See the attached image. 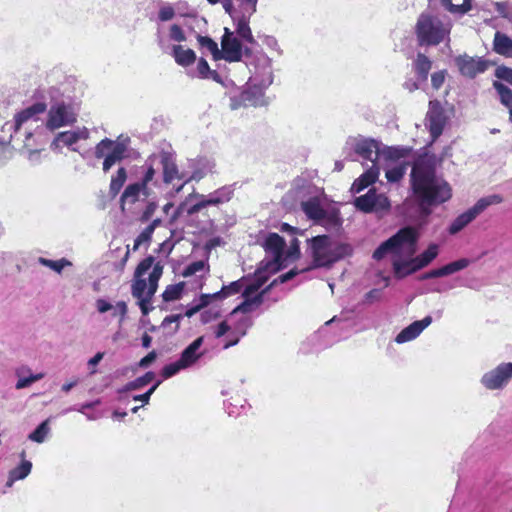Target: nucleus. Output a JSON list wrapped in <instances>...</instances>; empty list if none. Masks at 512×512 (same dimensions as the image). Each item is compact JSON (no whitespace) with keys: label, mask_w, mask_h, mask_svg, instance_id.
Masks as SVG:
<instances>
[{"label":"nucleus","mask_w":512,"mask_h":512,"mask_svg":"<svg viewBox=\"0 0 512 512\" xmlns=\"http://www.w3.org/2000/svg\"><path fill=\"white\" fill-rule=\"evenodd\" d=\"M410 177L414 198L424 216L430 215L432 207L447 202L452 196L450 185L436 175L435 163L429 158L417 159Z\"/></svg>","instance_id":"nucleus-1"},{"label":"nucleus","mask_w":512,"mask_h":512,"mask_svg":"<svg viewBox=\"0 0 512 512\" xmlns=\"http://www.w3.org/2000/svg\"><path fill=\"white\" fill-rule=\"evenodd\" d=\"M47 109L44 102H36L14 115L1 129L0 142L19 150L42 146L39 137L42 131V115Z\"/></svg>","instance_id":"nucleus-2"},{"label":"nucleus","mask_w":512,"mask_h":512,"mask_svg":"<svg viewBox=\"0 0 512 512\" xmlns=\"http://www.w3.org/2000/svg\"><path fill=\"white\" fill-rule=\"evenodd\" d=\"M346 157L351 160H363L372 163V166L367 169L359 178L352 184L351 191L359 193L369 185L373 184L380 173L377 161L380 158L381 142L362 136L351 137L345 144Z\"/></svg>","instance_id":"nucleus-3"},{"label":"nucleus","mask_w":512,"mask_h":512,"mask_svg":"<svg viewBox=\"0 0 512 512\" xmlns=\"http://www.w3.org/2000/svg\"><path fill=\"white\" fill-rule=\"evenodd\" d=\"M154 262L153 256L144 258L135 270V279L132 283V295L138 299L143 315H147L153 309L151 301L163 273V266L160 262Z\"/></svg>","instance_id":"nucleus-4"},{"label":"nucleus","mask_w":512,"mask_h":512,"mask_svg":"<svg viewBox=\"0 0 512 512\" xmlns=\"http://www.w3.org/2000/svg\"><path fill=\"white\" fill-rule=\"evenodd\" d=\"M66 91L65 84L59 86H50L48 89H38L36 94L45 98L44 94L50 98V108L47 112L46 121L43 123L46 129L54 131L56 129L70 126L77 120V111L70 100L64 98Z\"/></svg>","instance_id":"nucleus-5"},{"label":"nucleus","mask_w":512,"mask_h":512,"mask_svg":"<svg viewBox=\"0 0 512 512\" xmlns=\"http://www.w3.org/2000/svg\"><path fill=\"white\" fill-rule=\"evenodd\" d=\"M149 167L153 170V186L158 185L156 175L159 168L162 169V181L165 184H171L175 179L184 180V182L175 189L176 193H179L189 181L199 180L202 177L195 172L189 178L185 179L184 173H180L178 170L175 155L168 151H161L150 155L140 167V170L147 171Z\"/></svg>","instance_id":"nucleus-6"},{"label":"nucleus","mask_w":512,"mask_h":512,"mask_svg":"<svg viewBox=\"0 0 512 512\" xmlns=\"http://www.w3.org/2000/svg\"><path fill=\"white\" fill-rule=\"evenodd\" d=\"M311 256L316 266H329L352 252L349 244L342 243L327 235H319L308 240Z\"/></svg>","instance_id":"nucleus-7"},{"label":"nucleus","mask_w":512,"mask_h":512,"mask_svg":"<svg viewBox=\"0 0 512 512\" xmlns=\"http://www.w3.org/2000/svg\"><path fill=\"white\" fill-rule=\"evenodd\" d=\"M452 23L442 21L429 13H421L418 17L415 33L419 45L436 46L450 40Z\"/></svg>","instance_id":"nucleus-8"},{"label":"nucleus","mask_w":512,"mask_h":512,"mask_svg":"<svg viewBox=\"0 0 512 512\" xmlns=\"http://www.w3.org/2000/svg\"><path fill=\"white\" fill-rule=\"evenodd\" d=\"M253 321L247 315H241L234 309L227 315V317L220 322L214 329L216 338L224 339V349H228L239 343L240 339L244 337L252 326Z\"/></svg>","instance_id":"nucleus-9"},{"label":"nucleus","mask_w":512,"mask_h":512,"mask_svg":"<svg viewBox=\"0 0 512 512\" xmlns=\"http://www.w3.org/2000/svg\"><path fill=\"white\" fill-rule=\"evenodd\" d=\"M418 234L412 227L400 229L395 235L384 241L373 253V258L381 260L386 254L397 256L402 254L413 255L416 251Z\"/></svg>","instance_id":"nucleus-10"},{"label":"nucleus","mask_w":512,"mask_h":512,"mask_svg":"<svg viewBox=\"0 0 512 512\" xmlns=\"http://www.w3.org/2000/svg\"><path fill=\"white\" fill-rule=\"evenodd\" d=\"M297 275V271L292 269L285 274H282L268 287L259 292L260 288L263 286L265 279H261L258 277L253 282L249 283L243 290L242 297L244 300L237 305L234 310L239 312L241 315H246L255 311L264 301V295L267 291L273 286L277 281L280 283H285L291 280L294 276Z\"/></svg>","instance_id":"nucleus-11"},{"label":"nucleus","mask_w":512,"mask_h":512,"mask_svg":"<svg viewBox=\"0 0 512 512\" xmlns=\"http://www.w3.org/2000/svg\"><path fill=\"white\" fill-rule=\"evenodd\" d=\"M204 336L196 338L180 354L177 361L165 365L161 370L164 379H168L179 373L181 370L188 369L205 355L206 350L202 349Z\"/></svg>","instance_id":"nucleus-12"},{"label":"nucleus","mask_w":512,"mask_h":512,"mask_svg":"<svg viewBox=\"0 0 512 512\" xmlns=\"http://www.w3.org/2000/svg\"><path fill=\"white\" fill-rule=\"evenodd\" d=\"M129 138L111 140L102 139L94 149V155L97 159H104L103 171L108 172L113 165L126 157L128 151Z\"/></svg>","instance_id":"nucleus-13"},{"label":"nucleus","mask_w":512,"mask_h":512,"mask_svg":"<svg viewBox=\"0 0 512 512\" xmlns=\"http://www.w3.org/2000/svg\"><path fill=\"white\" fill-rule=\"evenodd\" d=\"M251 73L249 83L259 85L262 88H268L274 80L272 60L266 54L259 52L252 56L247 63Z\"/></svg>","instance_id":"nucleus-14"},{"label":"nucleus","mask_w":512,"mask_h":512,"mask_svg":"<svg viewBox=\"0 0 512 512\" xmlns=\"http://www.w3.org/2000/svg\"><path fill=\"white\" fill-rule=\"evenodd\" d=\"M503 201L502 196L492 194L480 198L471 208L457 216L450 224L448 231L454 235L463 230L477 216L484 212L489 206L500 204Z\"/></svg>","instance_id":"nucleus-15"},{"label":"nucleus","mask_w":512,"mask_h":512,"mask_svg":"<svg viewBox=\"0 0 512 512\" xmlns=\"http://www.w3.org/2000/svg\"><path fill=\"white\" fill-rule=\"evenodd\" d=\"M314 188L310 185L302 187H294L287 194L286 198H295L299 200L301 209L308 219L313 220L315 223L322 214L324 208L321 205V200L317 195H311Z\"/></svg>","instance_id":"nucleus-16"},{"label":"nucleus","mask_w":512,"mask_h":512,"mask_svg":"<svg viewBox=\"0 0 512 512\" xmlns=\"http://www.w3.org/2000/svg\"><path fill=\"white\" fill-rule=\"evenodd\" d=\"M439 253V247L437 244H430L428 248L423 251L420 255L407 260H394L393 270L397 277L402 278L409 274H412L426 266H428Z\"/></svg>","instance_id":"nucleus-17"},{"label":"nucleus","mask_w":512,"mask_h":512,"mask_svg":"<svg viewBox=\"0 0 512 512\" xmlns=\"http://www.w3.org/2000/svg\"><path fill=\"white\" fill-rule=\"evenodd\" d=\"M233 192L234 190L231 186H223L207 195L190 194L187 200L196 198L198 201L189 206L187 213L194 215L208 206H216L228 202L232 198Z\"/></svg>","instance_id":"nucleus-18"},{"label":"nucleus","mask_w":512,"mask_h":512,"mask_svg":"<svg viewBox=\"0 0 512 512\" xmlns=\"http://www.w3.org/2000/svg\"><path fill=\"white\" fill-rule=\"evenodd\" d=\"M141 177L138 182L129 184L121 195L122 206L136 203L142 196L148 197L151 194L149 184L153 185V170L151 167L147 171L140 170Z\"/></svg>","instance_id":"nucleus-19"},{"label":"nucleus","mask_w":512,"mask_h":512,"mask_svg":"<svg viewBox=\"0 0 512 512\" xmlns=\"http://www.w3.org/2000/svg\"><path fill=\"white\" fill-rule=\"evenodd\" d=\"M512 379V363H501L484 373L480 383L488 390H502Z\"/></svg>","instance_id":"nucleus-20"},{"label":"nucleus","mask_w":512,"mask_h":512,"mask_svg":"<svg viewBox=\"0 0 512 512\" xmlns=\"http://www.w3.org/2000/svg\"><path fill=\"white\" fill-rule=\"evenodd\" d=\"M355 207L365 213L383 212L390 208V201L384 194H378L375 189H370L365 195L354 200Z\"/></svg>","instance_id":"nucleus-21"},{"label":"nucleus","mask_w":512,"mask_h":512,"mask_svg":"<svg viewBox=\"0 0 512 512\" xmlns=\"http://www.w3.org/2000/svg\"><path fill=\"white\" fill-rule=\"evenodd\" d=\"M267 88H262L259 85H252L240 92L239 95L230 97V107L236 110L242 106H262L265 104L264 91Z\"/></svg>","instance_id":"nucleus-22"},{"label":"nucleus","mask_w":512,"mask_h":512,"mask_svg":"<svg viewBox=\"0 0 512 512\" xmlns=\"http://www.w3.org/2000/svg\"><path fill=\"white\" fill-rule=\"evenodd\" d=\"M426 120L432 141H435L442 134L446 123L443 108L438 101H430Z\"/></svg>","instance_id":"nucleus-23"},{"label":"nucleus","mask_w":512,"mask_h":512,"mask_svg":"<svg viewBox=\"0 0 512 512\" xmlns=\"http://www.w3.org/2000/svg\"><path fill=\"white\" fill-rule=\"evenodd\" d=\"M89 134V130L86 127L60 132L52 141L51 148L53 150H58L62 146H66L72 151H78L74 145L80 140H87L89 138Z\"/></svg>","instance_id":"nucleus-24"},{"label":"nucleus","mask_w":512,"mask_h":512,"mask_svg":"<svg viewBox=\"0 0 512 512\" xmlns=\"http://www.w3.org/2000/svg\"><path fill=\"white\" fill-rule=\"evenodd\" d=\"M222 59L229 62H238L242 58V44L240 40L234 36L228 28H225L224 35L221 41Z\"/></svg>","instance_id":"nucleus-25"},{"label":"nucleus","mask_w":512,"mask_h":512,"mask_svg":"<svg viewBox=\"0 0 512 512\" xmlns=\"http://www.w3.org/2000/svg\"><path fill=\"white\" fill-rule=\"evenodd\" d=\"M456 64L460 73L469 78L485 72L488 67L487 62L481 58L476 59L466 55L457 57Z\"/></svg>","instance_id":"nucleus-26"},{"label":"nucleus","mask_w":512,"mask_h":512,"mask_svg":"<svg viewBox=\"0 0 512 512\" xmlns=\"http://www.w3.org/2000/svg\"><path fill=\"white\" fill-rule=\"evenodd\" d=\"M268 254H271L276 265H283L285 241L277 233H269L263 243Z\"/></svg>","instance_id":"nucleus-27"},{"label":"nucleus","mask_w":512,"mask_h":512,"mask_svg":"<svg viewBox=\"0 0 512 512\" xmlns=\"http://www.w3.org/2000/svg\"><path fill=\"white\" fill-rule=\"evenodd\" d=\"M432 323V317L426 316L422 320L414 321L405 327L395 338L399 344L409 342L417 338L422 331Z\"/></svg>","instance_id":"nucleus-28"},{"label":"nucleus","mask_w":512,"mask_h":512,"mask_svg":"<svg viewBox=\"0 0 512 512\" xmlns=\"http://www.w3.org/2000/svg\"><path fill=\"white\" fill-rule=\"evenodd\" d=\"M97 311L101 314L113 310V316H119V324L121 325L127 315L128 307L126 302L118 301L115 305H112L109 301L99 298L96 300Z\"/></svg>","instance_id":"nucleus-29"},{"label":"nucleus","mask_w":512,"mask_h":512,"mask_svg":"<svg viewBox=\"0 0 512 512\" xmlns=\"http://www.w3.org/2000/svg\"><path fill=\"white\" fill-rule=\"evenodd\" d=\"M236 25L237 36L245 42L253 43L254 38L249 27L250 17H246L243 13H239L235 10V17H231Z\"/></svg>","instance_id":"nucleus-30"},{"label":"nucleus","mask_w":512,"mask_h":512,"mask_svg":"<svg viewBox=\"0 0 512 512\" xmlns=\"http://www.w3.org/2000/svg\"><path fill=\"white\" fill-rule=\"evenodd\" d=\"M20 456L22 458L21 463L9 472L6 484L8 487H11L15 481L25 479L31 472L32 463L25 459V451H22Z\"/></svg>","instance_id":"nucleus-31"},{"label":"nucleus","mask_w":512,"mask_h":512,"mask_svg":"<svg viewBox=\"0 0 512 512\" xmlns=\"http://www.w3.org/2000/svg\"><path fill=\"white\" fill-rule=\"evenodd\" d=\"M324 226L326 229H338L342 225V219L340 217V212L336 208H328L323 210L319 219L316 222Z\"/></svg>","instance_id":"nucleus-32"},{"label":"nucleus","mask_w":512,"mask_h":512,"mask_svg":"<svg viewBox=\"0 0 512 512\" xmlns=\"http://www.w3.org/2000/svg\"><path fill=\"white\" fill-rule=\"evenodd\" d=\"M493 50L499 55L512 58V38L497 31L493 39Z\"/></svg>","instance_id":"nucleus-33"},{"label":"nucleus","mask_w":512,"mask_h":512,"mask_svg":"<svg viewBox=\"0 0 512 512\" xmlns=\"http://www.w3.org/2000/svg\"><path fill=\"white\" fill-rule=\"evenodd\" d=\"M248 284L244 279H240L237 281L231 282L229 285H224L222 289L218 292L210 294L212 300L225 299L229 296L238 294L240 292L243 293L244 288Z\"/></svg>","instance_id":"nucleus-34"},{"label":"nucleus","mask_w":512,"mask_h":512,"mask_svg":"<svg viewBox=\"0 0 512 512\" xmlns=\"http://www.w3.org/2000/svg\"><path fill=\"white\" fill-rule=\"evenodd\" d=\"M18 381L15 388L20 390L29 387L32 383L41 380L44 377L43 373L32 374L27 367H21L16 370Z\"/></svg>","instance_id":"nucleus-35"},{"label":"nucleus","mask_w":512,"mask_h":512,"mask_svg":"<svg viewBox=\"0 0 512 512\" xmlns=\"http://www.w3.org/2000/svg\"><path fill=\"white\" fill-rule=\"evenodd\" d=\"M172 55L175 62L183 67L193 64L196 60V54L192 49H184L181 45H174L172 47Z\"/></svg>","instance_id":"nucleus-36"},{"label":"nucleus","mask_w":512,"mask_h":512,"mask_svg":"<svg viewBox=\"0 0 512 512\" xmlns=\"http://www.w3.org/2000/svg\"><path fill=\"white\" fill-rule=\"evenodd\" d=\"M431 67L432 62L427 56L421 53L417 54V57L413 63V68L419 82L427 81Z\"/></svg>","instance_id":"nucleus-37"},{"label":"nucleus","mask_w":512,"mask_h":512,"mask_svg":"<svg viewBox=\"0 0 512 512\" xmlns=\"http://www.w3.org/2000/svg\"><path fill=\"white\" fill-rule=\"evenodd\" d=\"M441 5L453 15L463 16L471 10L472 0H439Z\"/></svg>","instance_id":"nucleus-38"},{"label":"nucleus","mask_w":512,"mask_h":512,"mask_svg":"<svg viewBox=\"0 0 512 512\" xmlns=\"http://www.w3.org/2000/svg\"><path fill=\"white\" fill-rule=\"evenodd\" d=\"M154 378L155 373L152 371H148L143 376H140L135 380L128 382L123 388L119 390V393L140 390L146 385H148Z\"/></svg>","instance_id":"nucleus-39"},{"label":"nucleus","mask_w":512,"mask_h":512,"mask_svg":"<svg viewBox=\"0 0 512 512\" xmlns=\"http://www.w3.org/2000/svg\"><path fill=\"white\" fill-rule=\"evenodd\" d=\"M224 407L229 416L237 417L246 411L248 403L245 399L237 398L234 400L231 397L224 402Z\"/></svg>","instance_id":"nucleus-40"},{"label":"nucleus","mask_w":512,"mask_h":512,"mask_svg":"<svg viewBox=\"0 0 512 512\" xmlns=\"http://www.w3.org/2000/svg\"><path fill=\"white\" fill-rule=\"evenodd\" d=\"M197 40L200 48L211 53L214 60L222 59L221 50L218 48V44L213 39L208 36L199 35Z\"/></svg>","instance_id":"nucleus-41"},{"label":"nucleus","mask_w":512,"mask_h":512,"mask_svg":"<svg viewBox=\"0 0 512 512\" xmlns=\"http://www.w3.org/2000/svg\"><path fill=\"white\" fill-rule=\"evenodd\" d=\"M211 301L210 294H202L198 299L193 300V302L188 306L184 316L192 317L197 312H199L201 309L208 306Z\"/></svg>","instance_id":"nucleus-42"},{"label":"nucleus","mask_w":512,"mask_h":512,"mask_svg":"<svg viewBox=\"0 0 512 512\" xmlns=\"http://www.w3.org/2000/svg\"><path fill=\"white\" fill-rule=\"evenodd\" d=\"M126 179H127V171L124 167H120L117 170L116 175L112 176V179L110 182V193L112 196H116L120 192Z\"/></svg>","instance_id":"nucleus-43"},{"label":"nucleus","mask_w":512,"mask_h":512,"mask_svg":"<svg viewBox=\"0 0 512 512\" xmlns=\"http://www.w3.org/2000/svg\"><path fill=\"white\" fill-rule=\"evenodd\" d=\"M493 87L497 91L501 103L510 110L512 107V90L499 81H494Z\"/></svg>","instance_id":"nucleus-44"},{"label":"nucleus","mask_w":512,"mask_h":512,"mask_svg":"<svg viewBox=\"0 0 512 512\" xmlns=\"http://www.w3.org/2000/svg\"><path fill=\"white\" fill-rule=\"evenodd\" d=\"M235 9L246 17H251L256 12L258 0H233Z\"/></svg>","instance_id":"nucleus-45"},{"label":"nucleus","mask_w":512,"mask_h":512,"mask_svg":"<svg viewBox=\"0 0 512 512\" xmlns=\"http://www.w3.org/2000/svg\"><path fill=\"white\" fill-rule=\"evenodd\" d=\"M49 432V420L47 419L28 435V439L36 443H43Z\"/></svg>","instance_id":"nucleus-46"},{"label":"nucleus","mask_w":512,"mask_h":512,"mask_svg":"<svg viewBox=\"0 0 512 512\" xmlns=\"http://www.w3.org/2000/svg\"><path fill=\"white\" fill-rule=\"evenodd\" d=\"M405 172L406 166L401 163H398L386 169L385 176L388 182L397 183L403 178Z\"/></svg>","instance_id":"nucleus-47"},{"label":"nucleus","mask_w":512,"mask_h":512,"mask_svg":"<svg viewBox=\"0 0 512 512\" xmlns=\"http://www.w3.org/2000/svg\"><path fill=\"white\" fill-rule=\"evenodd\" d=\"M470 263L471 261L469 259L461 258L442 266V272L444 273V276H448L467 268Z\"/></svg>","instance_id":"nucleus-48"},{"label":"nucleus","mask_w":512,"mask_h":512,"mask_svg":"<svg viewBox=\"0 0 512 512\" xmlns=\"http://www.w3.org/2000/svg\"><path fill=\"white\" fill-rule=\"evenodd\" d=\"M407 152H408V150L405 148L388 147V146H384L381 143L380 157H384L387 160H398V159L404 157Z\"/></svg>","instance_id":"nucleus-49"},{"label":"nucleus","mask_w":512,"mask_h":512,"mask_svg":"<svg viewBox=\"0 0 512 512\" xmlns=\"http://www.w3.org/2000/svg\"><path fill=\"white\" fill-rule=\"evenodd\" d=\"M184 290V283L180 282L174 285H169L166 287L165 291L162 294L163 300L165 302H170L177 300L181 297Z\"/></svg>","instance_id":"nucleus-50"},{"label":"nucleus","mask_w":512,"mask_h":512,"mask_svg":"<svg viewBox=\"0 0 512 512\" xmlns=\"http://www.w3.org/2000/svg\"><path fill=\"white\" fill-rule=\"evenodd\" d=\"M38 262L43 265V266H46L50 269H52L53 271L57 272V273H61L62 270L67 267V266H70L71 265V262L68 261L67 259L65 258H62V259H59V260H50V259H47V258H43V257H40L38 259Z\"/></svg>","instance_id":"nucleus-51"},{"label":"nucleus","mask_w":512,"mask_h":512,"mask_svg":"<svg viewBox=\"0 0 512 512\" xmlns=\"http://www.w3.org/2000/svg\"><path fill=\"white\" fill-rule=\"evenodd\" d=\"M183 318L182 314H172L166 316L162 321V327L170 334H174L179 329L180 320Z\"/></svg>","instance_id":"nucleus-52"},{"label":"nucleus","mask_w":512,"mask_h":512,"mask_svg":"<svg viewBox=\"0 0 512 512\" xmlns=\"http://www.w3.org/2000/svg\"><path fill=\"white\" fill-rule=\"evenodd\" d=\"M176 15L174 7L169 3H164L160 6L159 11L157 13L156 21L158 22H168L172 20Z\"/></svg>","instance_id":"nucleus-53"},{"label":"nucleus","mask_w":512,"mask_h":512,"mask_svg":"<svg viewBox=\"0 0 512 512\" xmlns=\"http://www.w3.org/2000/svg\"><path fill=\"white\" fill-rule=\"evenodd\" d=\"M299 241L297 238L293 237L290 240L289 248L284 250L283 264L287 261H293L297 259L300 255Z\"/></svg>","instance_id":"nucleus-54"},{"label":"nucleus","mask_w":512,"mask_h":512,"mask_svg":"<svg viewBox=\"0 0 512 512\" xmlns=\"http://www.w3.org/2000/svg\"><path fill=\"white\" fill-rule=\"evenodd\" d=\"M154 231H155V228L151 224H149L147 227H145L142 230V232L135 239L134 248L137 249L142 244L148 243L151 240Z\"/></svg>","instance_id":"nucleus-55"},{"label":"nucleus","mask_w":512,"mask_h":512,"mask_svg":"<svg viewBox=\"0 0 512 512\" xmlns=\"http://www.w3.org/2000/svg\"><path fill=\"white\" fill-rule=\"evenodd\" d=\"M213 70L210 69L207 61L204 58H200L197 63V69L194 77L200 79H208Z\"/></svg>","instance_id":"nucleus-56"},{"label":"nucleus","mask_w":512,"mask_h":512,"mask_svg":"<svg viewBox=\"0 0 512 512\" xmlns=\"http://www.w3.org/2000/svg\"><path fill=\"white\" fill-rule=\"evenodd\" d=\"M157 207L158 205L155 201L148 202L140 214L139 221L141 223L148 222L153 217Z\"/></svg>","instance_id":"nucleus-57"},{"label":"nucleus","mask_w":512,"mask_h":512,"mask_svg":"<svg viewBox=\"0 0 512 512\" xmlns=\"http://www.w3.org/2000/svg\"><path fill=\"white\" fill-rule=\"evenodd\" d=\"M169 38L180 43L186 40V35L180 25L172 24L169 27Z\"/></svg>","instance_id":"nucleus-58"},{"label":"nucleus","mask_w":512,"mask_h":512,"mask_svg":"<svg viewBox=\"0 0 512 512\" xmlns=\"http://www.w3.org/2000/svg\"><path fill=\"white\" fill-rule=\"evenodd\" d=\"M495 76L498 79L504 80L512 85V68H508L506 66H498L495 69Z\"/></svg>","instance_id":"nucleus-59"},{"label":"nucleus","mask_w":512,"mask_h":512,"mask_svg":"<svg viewBox=\"0 0 512 512\" xmlns=\"http://www.w3.org/2000/svg\"><path fill=\"white\" fill-rule=\"evenodd\" d=\"M99 403H100L99 400H95L92 402H86L84 404H81L80 406H73V407L66 408L61 412V414H66L70 411H78L82 414H85V411L87 409H91V408L95 407L96 405H98Z\"/></svg>","instance_id":"nucleus-60"},{"label":"nucleus","mask_w":512,"mask_h":512,"mask_svg":"<svg viewBox=\"0 0 512 512\" xmlns=\"http://www.w3.org/2000/svg\"><path fill=\"white\" fill-rule=\"evenodd\" d=\"M23 154L26 155L27 159L32 164H37L40 162V152L42 151V146H39L37 148L27 149V150H21Z\"/></svg>","instance_id":"nucleus-61"},{"label":"nucleus","mask_w":512,"mask_h":512,"mask_svg":"<svg viewBox=\"0 0 512 512\" xmlns=\"http://www.w3.org/2000/svg\"><path fill=\"white\" fill-rule=\"evenodd\" d=\"M205 264L203 261H196L191 263L185 268L183 275L185 277L196 274L197 272L203 271Z\"/></svg>","instance_id":"nucleus-62"},{"label":"nucleus","mask_w":512,"mask_h":512,"mask_svg":"<svg viewBox=\"0 0 512 512\" xmlns=\"http://www.w3.org/2000/svg\"><path fill=\"white\" fill-rule=\"evenodd\" d=\"M211 4L221 3L226 13L231 17H235V5L233 0H208Z\"/></svg>","instance_id":"nucleus-63"},{"label":"nucleus","mask_w":512,"mask_h":512,"mask_svg":"<svg viewBox=\"0 0 512 512\" xmlns=\"http://www.w3.org/2000/svg\"><path fill=\"white\" fill-rule=\"evenodd\" d=\"M382 297V291L380 289H372L365 294L364 302L367 304H372L377 302Z\"/></svg>","instance_id":"nucleus-64"}]
</instances>
